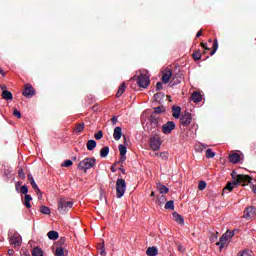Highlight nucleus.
Here are the masks:
<instances>
[{"instance_id":"obj_34","label":"nucleus","mask_w":256,"mask_h":256,"mask_svg":"<svg viewBox=\"0 0 256 256\" xmlns=\"http://www.w3.org/2000/svg\"><path fill=\"white\" fill-rule=\"evenodd\" d=\"M153 157H161V159H163V161H165L168 159L169 154L167 152L154 153Z\"/></svg>"},{"instance_id":"obj_52","label":"nucleus","mask_w":256,"mask_h":256,"mask_svg":"<svg viewBox=\"0 0 256 256\" xmlns=\"http://www.w3.org/2000/svg\"><path fill=\"white\" fill-rule=\"evenodd\" d=\"M30 185L32 186V188L34 189V191L39 190V186H37V183L34 181L32 183H30Z\"/></svg>"},{"instance_id":"obj_17","label":"nucleus","mask_w":256,"mask_h":256,"mask_svg":"<svg viewBox=\"0 0 256 256\" xmlns=\"http://www.w3.org/2000/svg\"><path fill=\"white\" fill-rule=\"evenodd\" d=\"M172 76H173V72L170 69L165 70L162 76V82L165 84L169 83Z\"/></svg>"},{"instance_id":"obj_63","label":"nucleus","mask_w":256,"mask_h":256,"mask_svg":"<svg viewBox=\"0 0 256 256\" xmlns=\"http://www.w3.org/2000/svg\"><path fill=\"white\" fill-rule=\"evenodd\" d=\"M202 147H204V149H207V145L205 144H202Z\"/></svg>"},{"instance_id":"obj_41","label":"nucleus","mask_w":256,"mask_h":256,"mask_svg":"<svg viewBox=\"0 0 256 256\" xmlns=\"http://www.w3.org/2000/svg\"><path fill=\"white\" fill-rule=\"evenodd\" d=\"M20 192H21L23 195H28V193H29V188L27 187V185L21 186Z\"/></svg>"},{"instance_id":"obj_36","label":"nucleus","mask_w":256,"mask_h":256,"mask_svg":"<svg viewBox=\"0 0 256 256\" xmlns=\"http://www.w3.org/2000/svg\"><path fill=\"white\" fill-rule=\"evenodd\" d=\"M164 208L173 211V209H175V202L173 200L166 202Z\"/></svg>"},{"instance_id":"obj_37","label":"nucleus","mask_w":256,"mask_h":256,"mask_svg":"<svg viewBox=\"0 0 256 256\" xmlns=\"http://www.w3.org/2000/svg\"><path fill=\"white\" fill-rule=\"evenodd\" d=\"M40 212L43 214V215H50L51 214V209L47 206H41L40 207Z\"/></svg>"},{"instance_id":"obj_64","label":"nucleus","mask_w":256,"mask_h":256,"mask_svg":"<svg viewBox=\"0 0 256 256\" xmlns=\"http://www.w3.org/2000/svg\"><path fill=\"white\" fill-rule=\"evenodd\" d=\"M121 170H122V173H125V169H122V168H120Z\"/></svg>"},{"instance_id":"obj_9","label":"nucleus","mask_w":256,"mask_h":256,"mask_svg":"<svg viewBox=\"0 0 256 256\" xmlns=\"http://www.w3.org/2000/svg\"><path fill=\"white\" fill-rule=\"evenodd\" d=\"M161 139H159L158 137H152L150 139V148L152 149V151H159V149H161Z\"/></svg>"},{"instance_id":"obj_13","label":"nucleus","mask_w":256,"mask_h":256,"mask_svg":"<svg viewBox=\"0 0 256 256\" xmlns=\"http://www.w3.org/2000/svg\"><path fill=\"white\" fill-rule=\"evenodd\" d=\"M10 243L11 245H14V247H21V243H22L21 234L14 233L10 237Z\"/></svg>"},{"instance_id":"obj_16","label":"nucleus","mask_w":256,"mask_h":256,"mask_svg":"<svg viewBox=\"0 0 256 256\" xmlns=\"http://www.w3.org/2000/svg\"><path fill=\"white\" fill-rule=\"evenodd\" d=\"M172 219H173V221L178 223V225H184L185 224V219H183V216H181V214H179L177 212L172 213Z\"/></svg>"},{"instance_id":"obj_19","label":"nucleus","mask_w":256,"mask_h":256,"mask_svg":"<svg viewBox=\"0 0 256 256\" xmlns=\"http://www.w3.org/2000/svg\"><path fill=\"white\" fill-rule=\"evenodd\" d=\"M191 100L194 102V103H201V101H203V96L201 95V93L199 92H193L192 95H191Z\"/></svg>"},{"instance_id":"obj_55","label":"nucleus","mask_w":256,"mask_h":256,"mask_svg":"<svg viewBox=\"0 0 256 256\" xmlns=\"http://www.w3.org/2000/svg\"><path fill=\"white\" fill-rule=\"evenodd\" d=\"M201 46L203 47V49H205L206 51H209V47H207V43H202Z\"/></svg>"},{"instance_id":"obj_28","label":"nucleus","mask_w":256,"mask_h":256,"mask_svg":"<svg viewBox=\"0 0 256 256\" xmlns=\"http://www.w3.org/2000/svg\"><path fill=\"white\" fill-rule=\"evenodd\" d=\"M125 89H127V86L125 83H122L120 87L118 88V91L116 93V97H121L125 93Z\"/></svg>"},{"instance_id":"obj_38","label":"nucleus","mask_w":256,"mask_h":256,"mask_svg":"<svg viewBox=\"0 0 256 256\" xmlns=\"http://www.w3.org/2000/svg\"><path fill=\"white\" fill-rule=\"evenodd\" d=\"M215 157V152L211 148L206 150V158L207 159H213Z\"/></svg>"},{"instance_id":"obj_47","label":"nucleus","mask_w":256,"mask_h":256,"mask_svg":"<svg viewBox=\"0 0 256 256\" xmlns=\"http://www.w3.org/2000/svg\"><path fill=\"white\" fill-rule=\"evenodd\" d=\"M14 117H17L18 119H21V112L17 109H14L13 111Z\"/></svg>"},{"instance_id":"obj_61","label":"nucleus","mask_w":256,"mask_h":256,"mask_svg":"<svg viewBox=\"0 0 256 256\" xmlns=\"http://www.w3.org/2000/svg\"><path fill=\"white\" fill-rule=\"evenodd\" d=\"M100 255H105V249L101 250Z\"/></svg>"},{"instance_id":"obj_25","label":"nucleus","mask_w":256,"mask_h":256,"mask_svg":"<svg viewBox=\"0 0 256 256\" xmlns=\"http://www.w3.org/2000/svg\"><path fill=\"white\" fill-rule=\"evenodd\" d=\"M86 147H87L88 151H93V149H95V147H97V141L88 140L86 143Z\"/></svg>"},{"instance_id":"obj_43","label":"nucleus","mask_w":256,"mask_h":256,"mask_svg":"<svg viewBox=\"0 0 256 256\" xmlns=\"http://www.w3.org/2000/svg\"><path fill=\"white\" fill-rule=\"evenodd\" d=\"M194 61H199L201 59V52L198 51V52H195L193 55H192Z\"/></svg>"},{"instance_id":"obj_60","label":"nucleus","mask_w":256,"mask_h":256,"mask_svg":"<svg viewBox=\"0 0 256 256\" xmlns=\"http://www.w3.org/2000/svg\"><path fill=\"white\" fill-rule=\"evenodd\" d=\"M0 75H2L3 77H5V71H3V69L0 68Z\"/></svg>"},{"instance_id":"obj_6","label":"nucleus","mask_w":256,"mask_h":256,"mask_svg":"<svg viewBox=\"0 0 256 256\" xmlns=\"http://www.w3.org/2000/svg\"><path fill=\"white\" fill-rule=\"evenodd\" d=\"M72 207H73V201H67V200H65L63 198H61L58 201V211H59V213L65 214Z\"/></svg>"},{"instance_id":"obj_26","label":"nucleus","mask_w":256,"mask_h":256,"mask_svg":"<svg viewBox=\"0 0 256 256\" xmlns=\"http://www.w3.org/2000/svg\"><path fill=\"white\" fill-rule=\"evenodd\" d=\"M2 98H4L6 101H11L13 99V94L9 90H4L2 92Z\"/></svg>"},{"instance_id":"obj_58","label":"nucleus","mask_w":256,"mask_h":256,"mask_svg":"<svg viewBox=\"0 0 256 256\" xmlns=\"http://www.w3.org/2000/svg\"><path fill=\"white\" fill-rule=\"evenodd\" d=\"M21 181H18L17 183H16V191H19V187H21Z\"/></svg>"},{"instance_id":"obj_54","label":"nucleus","mask_w":256,"mask_h":256,"mask_svg":"<svg viewBox=\"0 0 256 256\" xmlns=\"http://www.w3.org/2000/svg\"><path fill=\"white\" fill-rule=\"evenodd\" d=\"M112 124L117 125V116L112 117Z\"/></svg>"},{"instance_id":"obj_33","label":"nucleus","mask_w":256,"mask_h":256,"mask_svg":"<svg viewBox=\"0 0 256 256\" xmlns=\"http://www.w3.org/2000/svg\"><path fill=\"white\" fill-rule=\"evenodd\" d=\"M32 256H43V250L39 247L33 248Z\"/></svg>"},{"instance_id":"obj_35","label":"nucleus","mask_w":256,"mask_h":256,"mask_svg":"<svg viewBox=\"0 0 256 256\" xmlns=\"http://www.w3.org/2000/svg\"><path fill=\"white\" fill-rule=\"evenodd\" d=\"M237 256H253V254L249 249H244L238 252Z\"/></svg>"},{"instance_id":"obj_48","label":"nucleus","mask_w":256,"mask_h":256,"mask_svg":"<svg viewBox=\"0 0 256 256\" xmlns=\"http://www.w3.org/2000/svg\"><path fill=\"white\" fill-rule=\"evenodd\" d=\"M4 175H5V177H7L8 179H11V170H10V169L4 170Z\"/></svg>"},{"instance_id":"obj_44","label":"nucleus","mask_w":256,"mask_h":256,"mask_svg":"<svg viewBox=\"0 0 256 256\" xmlns=\"http://www.w3.org/2000/svg\"><path fill=\"white\" fill-rule=\"evenodd\" d=\"M163 97H164V95L161 92L154 94L155 101H161V99H163Z\"/></svg>"},{"instance_id":"obj_7","label":"nucleus","mask_w":256,"mask_h":256,"mask_svg":"<svg viewBox=\"0 0 256 256\" xmlns=\"http://www.w3.org/2000/svg\"><path fill=\"white\" fill-rule=\"evenodd\" d=\"M256 217V208L255 206H248L244 210V219H247V221L253 220Z\"/></svg>"},{"instance_id":"obj_51","label":"nucleus","mask_w":256,"mask_h":256,"mask_svg":"<svg viewBox=\"0 0 256 256\" xmlns=\"http://www.w3.org/2000/svg\"><path fill=\"white\" fill-rule=\"evenodd\" d=\"M36 195H37L38 199L43 198V194L41 193V189L38 188V190H36Z\"/></svg>"},{"instance_id":"obj_21","label":"nucleus","mask_w":256,"mask_h":256,"mask_svg":"<svg viewBox=\"0 0 256 256\" xmlns=\"http://www.w3.org/2000/svg\"><path fill=\"white\" fill-rule=\"evenodd\" d=\"M172 117H174V119H179V117H181V106L172 107Z\"/></svg>"},{"instance_id":"obj_49","label":"nucleus","mask_w":256,"mask_h":256,"mask_svg":"<svg viewBox=\"0 0 256 256\" xmlns=\"http://www.w3.org/2000/svg\"><path fill=\"white\" fill-rule=\"evenodd\" d=\"M210 241H211V243H215V241H217V234H211Z\"/></svg>"},{"instance_id":"obj_42","label":"nucleus","mask_w":256,"mask_h":256,"mask_svg":"<svg viewBox=\"0 0 256 256\" xmlns=\"http://www.w3.org/2000/svg\"><path fill=\"white\" fill-rule=\"evenodd\" d=\"M73 165V161L71 160H65L62 164L61 167H71Z\"/></svg>"},{"instance_id":"obj_46","label":"nucleus","mask_w":256,"mask_h":256,"mask_svg":"<svg viewBox=\"0 0 256 256\" xmlns=\"http://www.w3.org/2000/svg\"><path fill=\"white\" fill-rule=\"evenodd\" d=\"M18 177H20V179H25V172H23V168L19 169Z\"/></svg>"},{"instance_id":"obj_59","label":"nucleus","mask_w":256,"mask_h":256,"mask_svg":"<svg viewBox=\"0 0 256 256\" xmlns=\"http://www.w3.org/2000/svg\"><path fill=\"white\" fill-rule=\"evenodd\" d=\"M202 34H203V32L200 30V31L197 32L196 37H197V38H198V37H201Z\"/></svg>"},{"instance_id":"obj_4","label":"nucleus","mask_w":256,"mask_h":256,"mask_svg":"<svg viewBox=\"0 0 256 256\" xmlns=\"http://www.w3.org/2000/svg\"><path fill=\"white\" fill-rule=\"evenodd\" d=\"M125 191H127V182H125V179L118 178L116 181V197L121 199L125 195Z\"/></svg>"},{"instance_id":"obj_3","label":"nucleus","mask_w":256,"mask_h":256,"mask_svg":"<svg viewBox=\"0 0 256 256\" xmlns=\"http://www.w3.org/2000/svg\"><path fill=\"white\" fill-rule=\"evenodd\" d=\"M235 236V230H228L226 231L221 237L220 240L216 243L218 247H220V251L223 250V247L227 245L231 241V238Z\"/></svg>"},{"instance_id":"obj_22","label":"nucleus","mask_w":256,"mask_h":256,"mask_svg":"<svg viewBox=\"0 0 256 256\" xmlns=\"http://www.w3.org/2000/svg\"><path fill=\"white\" fill-rule=\"evenodd\" d=\"M47 237L48 239H50L51 241H57V239H59V232L55 231V230H51L47 233Z\"/></svg>"},{"instance_id":"obj_57","label":"nucleus","mask_w":256,"mask_h":256,"mask_svg":"<svg viewBox=\"0 0 256 256\" xmlns=\"http://www.w3.org/2000/svg\"><path fill=\"white\" fill-rule=\"evenodd\" d=\"M14 253H15V250H13V249L8 250V255L13 256Z\"/></svg>"},{"instance_id":"obj_29","label":"nucleus","mask_w":256,"mask_h":256,"mask_svg":"<svg viewBox=\"0 0 256 256\" xmlns=\"http://www.w3.org/2000/svg\"><path fill=\"white\" fill-rule=\"evenodd\" d=\"M85 130V123H78L74 129L75 133H83Z\"/></svg>"},{"instance_id":"obj_12","label":"nucleus","mask_w":256,"mask_h":256,"mask_svg":"<svg viewBox=\"0 0 256 256\" xmlns=\"http://www.w3.org/2000/svg\"><path fill=\"white\" fill-rule=\"evenodd\" d=\"M180 121L181 124L184 125V127H188V125H191L193 117L191 116V113L186 112L181 116Z\"/></svg>"},{"instance_id":"obj_39","label":"nucleus","mask_w":256,"mask_h":256,"mask_svg":"<svg viewBox=\"0 0 256 256\" xmlns=\"http://www.w3.org/2000/svg\"><path fill=\"white\" fill-rule=\"evenodd\" d=\"M163 112H165V107L164 106L154 107V113L155 114L159 115Z\"/></svg>"},{"instance_id":"obj_62","label":"nucleus","mask_w":256,"mask_h":256,"mask_svg":"<svg viewBox=\"0 0 256 256\" xmlns=\"http://www.w3.org/2000/svg\"><path fill=\"white\" fill-rule=\"evenodd\" d=\"M111 171H112V173H115V171H116V170H115V167L112 166V167H111Z\"/></svg>"},{"instance_id":"obj_32","label":"nucleus","mask_w":256,"mask_h":256,"mask_svg":"<svg viewBox=\"0 0 256 256\" xmlns=\"http://www.w3.org/2000/svg\"><path fill=\"white\" fill-rule=\"evenodd\" d=\"M55 256H65V249L61 246L57 247L55 252H54Z\"/></svg>"},{"instance_id":"obj_15","label":"nucleus","mask_w":256,"mask_h":256,"mask_svg":"<svg viewBox=\"0 0 256 256\" xmlns=\"http://www.w3.org/2000/svg\"><path fill=\"white\" fill-rule=\"evenodd\" d=\"M239 185V182L233 181V182H228L226 187L223 189V194L225 193H231L233 191L234 187H237Z\"/></svg>"},{"instance_id":"obj_23","label":"nucleus","mask_w":256,"mask_h":256,"mask_svg":"<svg viewBox=\"0 0 256 256\" xmlns=\"http://www.w3.org/2000/svg\"><path fill=\"white\" fill-rule=\"evenodd\" d=\"M158 253H159V250H158L157 247H155V246L149 247V248L146 250V255H147V256H157Z\"/></svg>"},{"instance_id":"obj_20","label":"nucleus","mask_w":256,"mask_h":256,"mask_svg":"<svg viewBox=\"0 0 256 256\" xmlns=\"http://www.w3.org/2000/svg\"><path fill=\"white\" fill-rule=\"evenodd\" d=\"M230 163L237 164L239 161H241V156L238 153H232L228 157Z\"/></svg>"},{"instance_id":"obj_40","label":"nucleus","mask_w":256,"mask_h":256,"mask_svg":"<svg viewBox=\"0 0 256 256\" xmlns=\"http://www.w3.org/2000/svg\"><path fill=\"white\" fill-rule=\"evenodd\" d=\"M207 187V182L206 181H200L198 184V189L199 191H204V189Z\"/></svg>"},{"instance_id":"obj_53","label":"nucleus","mask_w":256,"mask_h":256,"mask_svg":"<svg viewBox=\"0 0 256 256\" xmlns=\"http://www.w3.org/2000/svg\"><path fill=\"white\" fill-rule=\"evenodd\" d=\"M28 180L30 183L35 182V179L33 178V175H31V174L28 175Z\"/></svg>"},{"instance_id":"obj_50","label":"nucleus","mask_w":256,"mask_h":256,"mask_svg":"<svg viewBox=\"0 0 256 256\" xmlns=\"http://www.w3.org/2000/svg\"><path fill=\"white\" fill-rule=\"evenodd\" d=\"M161 89H163V83L162 82H157L156 91H161Z\"/></svg>"},{"instance_id":"obj_45","label":"nucleus","mask_w":256,"mask_h":256,"mask_svg":"<svg viewBox=\"0 0 256 256\" xmlns=\"http://www.w3.org/2000/svg\"><path fill=\"white\" fill-rule=\"evenodd\" d=\"M94 137H95V139L97 140V141H99L100 139H103V131H98V133H96L95 135H94Z\"/></svg>"},{"instance_id":"obj_11","label":"nucleus","mask_w":256,"mask_h":256,"mask_svg":"<svg viewBox=\"0 0 256 256\" xmlns=\"http://www.w3.org/2000/svg\"><path fill=\"white\" fill-rule=\"evenodd\" d=\"M22 95L24 97H27V99H31V97H33L35 95V88H33V86H31V84H26Z\"/></svg>"},{"instance_id":"obj_8","label":"nucleus","mask_w":256,"mask_h":256,"mask_svg":"<svg viewBox=\"0 0 256 256\" xmlns=\"http://www.w3.org/2000/svg\"><path fill=\"white\" fill-rule=\"evenodd\" d=\"M233 179L236 178V182L239 183H251V178L249 175H244V174H237L235 172L232 173Z\"/></svg>"},{"instance_id":"obj_1","label":"nucleus","mask_w":256,"mask_h":256,"mask_svg":"<svg viewBox=\"0 0 256 256\" xmlns=\"http://www.w3.org/2000/svg\"><path fill=\"white\" fill-rule=\"evenodd\" d=\"M97 163V159L95 157H87L79 162L78 169L80 171H89V169H93Z\"/></svg>"},{"instance_id":"obj_18","label":"nucleus","mask_w":256,"mask_h":256,"mask_svg":"<svg viewBox=\"0 0 256 256\" xmlns=\"http://www.w3.org/2000/svg\"><path fill=\"white\" fill-rule=\"evenodd\" d=\"M123 136V129L119 126H117L114 129V133H113V137L115 139V141H119V139H121V137Z\"/></svg>"},{"instance_id":"obj_56","label":"nucleus","mask_w":256,"mask_h":256,"mask_svg":"<svg viewBox=\"0 0 256 256\" xmlns=\"http://www.w3.org/2000/svg\"><path fill=\"white\" fill-rule=\"evenodd\" d=\"M178 250L180 251V253H184L185 252V247L178 246Z\"/></svg>"},{"instance_id":"obj_14","label":"nucleus","mask_w":256,"mask_h":256,"mask_svg":"<svg viewBox=\"0 0 256 256\" xmlns=\"http://www.w3.org/2000/svg\"><path fill=\"white\" fill-rule=\"evenodd\" d=\"M118 149L120 151V160H119V163H125V161L127 160V146L123 145V144H120L118 146Z\"/></svg>"},{"instance_id":"obj_31","label":"nucleus","mask_w":256,"mask_h":256,"mask_svg":"<svg viewBox=\"0 0 256 256\" xmlns=\"http://www.w3.org/2000/svg\"><path fill=\"white\" fill-rule=\"evenodd\" d=\"M157 189L161 195H165L166 193H169V188H167V186L165 185H158Z\"/></svg>"},{"instance_id":"obj_24","label":"nucleus","mask_w":256,"mask_h":256,"mask_svg":"<svg viewBox=\"0 0 256 256\" xmlns=\"http://www.w3.org/2000/svg\"><path fill=\"white\" fill-rule=\"evenodd\" d=\"M31 201H33V198L31 197V195L26 194L24 196V205L25 207H27V209H31Z\"/></svg>"},{"instance_id":"obj_27","label":"nucleus","mask_w":256,"mask_h":256,"mask_svg":"<svg viewBox=\"0 0 256 256\" xmlns=\"http://www.w3.org/2000/svg\"><path fill=\"white\" fill-rule=\"evenodd\" d=\"M107 155H109V146H104L100 150V157H102V159H105Z\"/></svg>"},{"instance_id":"obj_10","label":"nucleus","mask_w":256,"mask_h":256,"mask_svg":"<svg viewBox=\"0 0 256 256\" xmlns=\"http://www.w3.org/2000/svg\"><path fill=\"white\" fill-rule=\"evenodd\" d=\"M175 129V122L168 121L162 126V133L169 135Z\"/></svg>"},{"instance_id":"obj_30","label":"nucleus","mask_w":256,"mask_h":256,"mask_svg":"<svg viewBox=\"0 0 256 256\" xmlns=\"http://www.w3.org/2000/svg\"><path fill=\"white\" fill-rule=\"evenodd\" d=\"M217 49H219V42L217 39H214L213 46H212V51L210 52V55L213 57L215 53H217Z\"/></svg>"},{"instance_id":"obj_2","label":"nucleus","mask_w":256,"mask_h":256,"mask_svg":"<svg viewBox=\"0 0 256 256\" xmlns=\"http://www.w3.org/2000/svg\"><path fill=\"white\" fill-rule=\"evenodd\" d=\"M157 127H159V118L151 114L146 121V124L144 126L145 131H148V133H153Z\"/></svg>"},{"instance_id":"obj_5","label":"nucleus","mask_w":256,"mask_h":256,"mask_svg":"<svg viewBox=\"0 0 256 256\" xmlns=\"http://www.w3.org/2000/svg\"><path fill=\"white\" fill-rule=\"evenodd\" d=\"M133 79L136 80L137 85L142 87V89H147V87H149V84L151 83V80L145 74L134 76Z\"/></svg>"}]
</instances>
